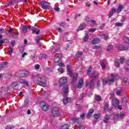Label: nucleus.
<instances>
[{"label": "nucleus", "instance_id": "nucleus-1", "mask_svg": "<svg viewBox=\"0 0 129 129\" xmlns=\"http://www.w3.org/2000/svg\"><path fill=\"white\" fill-rule=\"evenodd\" d=\"M32 78H36V83L40 86L45 87L47 85V82L43 75L41 74H37L36 76L32 75Z\"/></svg>", "mask_w": 129, "mask_h": 129}, {"label": "nucleus", "instance_id": "nucleus-2", "mask_svg": "<svg viewBox=\"0 0 129 129\" xmlns=\"http://www.w3.org/2000/svg\"><path fill=\"white\" fill-rule=\"evenodd\" d=\"M115 82V80H114V78H109V77H106L103 79L102 84L103 85H106V84L108 83V84L111 85L112 84H113Z\"/></svg>", "mask_w": 129, "mask_h": 129}, {"label": "nucleus", "instance_id": "nucleus-3", "mask_svg": "<svg viewBox=\"0 0 129 129\" xmlns=\"http://www.w3.org/2000/svg\"><path fill=\"white\" fill-rule=\"evenodd\" d=\"M40 107L41 110H43V111H48V110H49V109L50 108V106H49V105L46 104L43 102H41L40 103Z\"/></svg>", "mask_w": 129, "mask_h": 129}, {"label": "nucleus", "instance_id": "nucleus-4", "mask_svg": "<svg viewBox=\"0 0 129 129\" xmlns=\"http://www.w3.org/2000/svg\"><path fill=\"white\" fill-rule=\"evenodd\" d=\"M52 114L53 117H58V116H60V112L59 111V108H54L52 111Z\"/></svg>", "mask_w": 129, "mask_h": 129}, {"label": "nucleus", "instance_id": "nucleus-5", "mask_svg": "<svg viewBox=\"0 0 129 129\" xmlns=\"http://www.w3.org/2000/svg\"><path fill=\"white\" fill-rule=\"evenodd\" d=\"M40 4L41 5V8L43 10H47L50 7V3L48 2H41Z\"/></svg>", "mask_w": 129, "mask_h": 129}, {"label": "nucleus", "instance_id": "nucleus-6", "mask_svg": "<svg viewBox=\"0 0 129 129\" xmlns=\"http://www.w3.org/2000/svg\"><path fill=\"white\" fill-rule=\"evenodd\" d=\"M68 92H69V88L67 86L66 87H64L62 88V94L63 97H67V95L68 94Z\"/></svg>", "mask_w": 129, "mask_h": 129}, {"label": "nucleus", "instance_id": "nucleus-7", "mask_svg": "<svg viewBox=\"0 0 129 129\" xmlns=\"http://www.w3.org/2000/svg\"><path fill=\"white\" fill-rule=\"evenodd\" d=\"M119 100L117 98H114L112 99V105L114 107H117L118 105H119Z\"/></svg>", "mask_w": 129, "mask_h": 129}, {"label": "nucleus", "instance_id": "nucleus-8", "mask_svg": "<svg viewBox=\"0 0 129 129\" xmlns=\"http://www.w3.org/2000/svg\"><path fill=\"white\" fill-rule=\"evenodd\" d=\"M117 50H122V51H126L128 50V46L126 45H120L116 47Z\"/></svg>", "mask_w": 129, "mask_h": 129}, {"label": "nucleus", "instance_id": "nucleus-9", "mask_svg": "<svg viewBox=\"0 0 129 129\" xmlns=\"http://www.w3.org/2000/svg\"><path fill=\"white\" fill-rule=\"evenodd\" d=\"M29 75H30V72L24 71L20 74L19 77H26V76H29Z\"/></svg>", "mask_w": 129, "mask_h": 129}, {"label": "nucleus", "instance_id": "nucleus-10", "mask_svg": "<svg viewBox=\"0 0 129 129\" xmlns=\"http://www.w3.org/2000/svg\"><path fill=\"white\" fill-rule=\"evenodd\" d=\"M59 50H60V46L59 45H56L52 47L51 53L54 54V53H56V52L59 51Z\"/></svg>", "mask_w": 129, "mask_h": 129}, {"label": "nucleus", "instance_id": "nucleus-11", "mask_svg": "<svg viewBox=\"0 0 129 129\" xmlns=\"http://www.w3.org/2000/svg\"><path fill=\"white\" fill-rule=\"evenodd\" d=\"M59 82L60 85H64V84L67 83V78L66 77H62L60 79Z\"/></svg>", "mask_w": 129, "mask_h": 129}, {"label": "nucleus", "instance_id": "nucleus-12", "mask_svg": "<svg viewBox=\"0 0 129 129\" xmlns=\"http://www.w3.org/2000/svg\"><path fill=\"white\" fill-rule=\"evenodd\" d=\"M91 77L94 79V80H96L98 78V73L96 71H94L92 72Z\"/></svg>", "mask_w": 129, "mask_h": 129}, {"label": "nucleus", "instance_id": "nucleus-13", "mask_svg": "<svg viewBox=\"0 0 129 129\" xmlns=\"http://www.w3.org/2000/svg\"><path fill=\"white\" fill-rule=\"evenodd\" d=\"M84 81H83V79L81 78L78 82V88H79V89H81V88L83 87V83H84Z\"/></svg>", "mask_w": 129, "mask_h": 129}, {"label": "nucleus", "instance_id": "nucleus-14", "mask_svg": "<svg viewBox=\"0 0 129 129\" xmlns=\"http://www.w3.org/2000/svg\"><path fill=\"white\" fill-rule=\"evenodd\" d=\"M71 99L70 97H63V104L66 105L68 102H70Z\"/></svg>", "mask_w": 129, "mask_h": 129}, {"label": "nucleus", "instance_id": "nucleus-15", "mask_svg": "<svg viewBox=\"0 0 129 129\" xmlns=\"http://www.w3.org/2000/svg\"><path fill=\"white\" fill-rule=\"evenodd\" d=\"M79 120H80V118L78 117H75L73 118V121L74 122V123H78V124H80L81 122H79Z\"/></svg>", "mask_w": 129, "mask_h": 129}, {"label": "nucleus", "instance_id": "nucleus-16", "mask_svg": "<svg viewBox=\"0 0 129 129\" xmlns=\"http://www.w3.org/2000/svg\"><path fill=\"white\" fill-rule=\"evenodd\" d=\"M86 27V24L85 23H82L80 25L79 27L78 28L77 31H81L82 30H84V29H85Z\"/></svg>", "mask_w": 129, "mask_h": 129}, {"label": "nucleus", "instance_id": "nucleus-17", "mask_svg": "<svg viewBox=\"0 0 129 129\" xmlns=\"http://www.w3.org/2000/svg\"><path fill=\"white\" fill-rule=\"evenodd\" d=\"M116 94L117 96L121 95V91H122V89H121V87H117L116 88Z\"/></svg>", "mask_w": 129, "mask_h": 129}, {"label": "nucleus", "instance_id": "nucleus-18", "mask_svg": "<svg viewBox=\"0 0 129 129\" xmlns=\"http://www.w3.org/2000/svg\"><path fill=\"white\" fill-rule=\"evenodd\" d=\"M100 42V39L99 38H94L92 41V44H93V45H96V44H98Z\"/></svg>", "mask_w": 129, "mask_h": 129}, {"label": "nucleus", "instance_id": "nucleus-19", "mask_svg": "<svg viewBox=\"0 0 129 129\" xmlns=\"http://www.w3.org/2000/svg\"><path fill=\"white\" fill-rule=\"evenodd\" d=\"M123 9V6L121 4H119L118 5V8L117 10H116V13L117 14H119L121 11H122V9Z\"/></svg>", "mask_w": 129, "mask_h": 129}, {"label": "nucleus", "instance_id": "nucleus-20", "mask_svg": "<svg viewBox=\"0 0 129 129\" xmlns=\"http://www.w3.org/2000/svg\"><path fill=\"white\" fill-rule=\"evenodd\" d=\"M94 112V110H90L87 114V117L88 118H90L91 117V115H92V114Z\"/></svg>", "mask_w": 129, "mask_h": 129}, {"label": "nucleus", "instance_id": "nucleus-21", "mask_svg": "<svg viewBox=\"0 0 129 129\" xmlns=\"http://www.w3.org/2000/svg\"><path fill=\"white\" fill-rule=\"evenodd\" d=\"M19 82L20 83H21V84H26V86H29L28 81H26L25 80H19Z\"/></svg>", "mask_w": 129, "mask_h": 129}, {"label": "nucleus", "instance_id": "nucleus-22", "mask_svg": "<svg viewBox=\"0 0 129 129\" xmlns=\"http://www.w3.org/2000/svg\"><path fill=\"white\" fill-rule=\"evenodd\" d=\"M8 67V63L7 62H4L2 64H0V69H4L5 68H7Z\"/></svg>", "mask_w": 129, "mask_h": 129}, {"label": "nucleus", "instance_id": "nucleus-23", "mask_svg": "<svg viewBox=\"0 0 129 129\" xmlns=\"http://www.w3.org/2000/svg\"><path fill=\"white\" fill-rule=\"evenodd\" d=\"M108 106H109V104H108V103H106L104 108V110L105 112H106V111H108V110H109V108H108Z\"/></svg>", "mask_w": 129, "mask_h": 129}, {"label": "nucleus", "instance_id": "nucleus-24", "mask_svg": "<svg viewBox=\"0 0 129 129\" xmlns=\"http://www.w3.org/2000/svg\"><path fill=\"white\" fill-rule=\"evenodd\" d=\"M67 71H68V73L69 74V75H70V76H72L73 74H72V71H71V70H70V66H68L67 67Z\"/></svg>", "mask_w": 129, "mask_h": 129}, {"label": "nucleus", "instance_id": "nucleus-25", "mask_svg": "<svg viewBox=\"0 0 129 129\" xmlns=\"http://www.w3.org/2000/svg\"><path fill=\"white\" fill-rule=\"evenodd\" d=\"M22 32L24 34H25V33H27V32H28V26H23L22 28Z\"/></svg>", "mask_w": 129, "mask_h": 129}, {"label": "nucleus", "instance_id": "nucleus-26", "mask_svg": "<svg viewBox=\"0 0 129 129\" xmlns=\"http://www.w3.org/2000/svg\"><path fill=\"white\" fill-rule=\"evenodd\" d=\"M109 120V116H105L104 117L103 121L104 123H107V121Z\"/></svg>", "mask_w": 129, "mask_h": 129}, {"label": "nucleus", "instance_id": "nucleus-27", "mask_svg": "<svg viewBox=\"0 0 129 129\" xmlns=\"http://www.w3.org/2000/svg\"><path fill=\"white\" fill-rule=\"evenodd\" d=\"M95 83H94V81L93 80H91L90 82V88H93V87H94V85H95Z\"/></svg>", "mask_w": 129, "mask_h": 129}, {"label": "nucleus", "instance_id": "nucleus-28", "mask_svg": "<svg viewBox=\"0 0 129 129\" xmlns=\"http://www.w3.org/2000/svg\"><path fill=\"white\" fill-rule=\"evenodd\" d=\"M83 54V53H82V52L81 51H78L77 52V53L76 54V57H78V58H80V57H81V56Z\"/></svg>", "mask_w": 129, "mask_h": 129}, {"label": "nucleus", "instance_id": "nucleus-29", "mask_svg": "<svg viewBox=\"0 0 129 129\" xmlns=\"http://www.w3.org/2000/svg\"><path fill=\"white\" fill-rule=\"evenodd\" d=\"M101 37L102 39H103L105 41H106L108 39V35H105V34H103L101 35Z\"/></svg>", "mask_w": 129, "mask_h": 129}, {"label": "nucleus", "instance_id": "nucleus-30", "mask_svg": "<svg viewBox=\"0 0 129 129\" xmlns=\"http://www.w3.org/2000/svg\"><path fill=\"white\" fill-rule=\"evenodd\" d=\"M73 82H75L77 80V78L78 77V75L77 74H74L73 75Z\"/></svg>", "mask_w": 129, "mask_h": 129}, {"label": "nucleus", "instance_id": "nucleus-31", "mask_svg": "<svg viewBox=\"0 0 129 129\" xmlns=\"http://www.w3.org/2000/svg\"><path fill=\"white\" fill-rule=\"evenodd\" d=\"M40 33V30H37L36 29V28H34V29L32 31V34H36V35H39Z\"/></svg>", "mask_w": 129, "mask_h": 129}, {"label": "nucleus", "instance_id": "nucleus-32", "mask_svg": "<svg viewBox=\"0 0 129 129\" xmlns=\"http://www.w3.org/2000/svg\"><path fill=\"white\" fill-rule=\"evenodd\" d=\"M110 76L112 78H114V80H115L116 78H118V75L116 74H111Z\"/></svg>", "mask_w": 129, "mask_h": 129}, {"label": "nucleus", "instance_id": "nucleus-33", "mask_svg": "<svg viewBox=\"0 0 129 129\" xmlns=\"http://www.w3.org/2000/svg\"><path fill=\"white\" fill-rule=\"evenodd\" d=\"M100 115H101V114L99 113L94 114V117L96 119H99V117H100Z\"/></svg>", "mask_w": 129, "mask_h": 129}, {"label": "nucleus", "instance_id": "nucleus-34", "mask_svg": "<svg viewBox=\"0 0 129 129\" xmlns=\"http://www.w3.org/2000/svg\"><path fill=\"white\" fill-rule=\"evenodd\" d=\"M123 40H124L125 43H127V44H129V38L126 37L125 36L123 37Z\"/></svg>", "mask_w": 129, "mask_h": 129}, {"label": "nucleus", "instance_id": "nucleus-35", "mask_svg": "<svg viewBox=\"0 0 129 129\" xmlns=\"http://www.w3.org/2000/svg\"><path fill=\"white\" fill-rule=\"evenodd\" d=\"M114 118L115 119H117L119 117V114L118 113L115 112L113 114Z\"/></svg>", "mask_w": 129, "mask_h": 129}, {"label": "nucleus", "instance_id": "nucleus-36", "mask_svg": "<svg viewBox=\"0 0 129 129\" xmlns=\"http://www.w3.org/2000/svg\"><path fill=\"white\" fill-rule=\"evenodd\" d=\"M101 66L102 69L103 70H104V69H105V68H106V65L105 64V63L104 62H102L101 63Z\"/></svg>", "mask_w": 129, "mask_h": 129}, {"label": "nucleus", "instance_id": "nucleus-37", "mask_svg": "<svg viewBox=\"0 0 129 129\" xmlns=\"http://www.w3.org/2000/svg\"><path fill=\"white\" fill-rule=\"evenodd\" d=\"M84 126L82 124H79V125H77V127L76 129H84Z\"/></svg>", "mask_w": 129, "mask_h": 129}, {"label": "nucleus", "instance_id": "nucleus-38", "mask_svg": "<svg viewBox=\"0 0 129 129\" xmlns=\"http://www.w3.org/2000/svg\"><path fill=\"white\" fill-rule=\"evenodd\" d=\"M8 51L9 52L10 55H12V53H13V48H12V47L11 46L9 47Z\"/></svg>", "mask_w": 129, "mask_h": 129}, {"label": "nucleus", "instance_id": "nucleus-39", "mask_svg": "<svg viewBox=\"0 0 129 129\" xmlns=\"http://www.w3.org/2000/svg\"><path fill=\"white\" fill-rule=\"evenodd\" d=\"M113 48V45H109L107 48V51H110L111 50H112V49Z\"/></svg>", "mask_w": 129, "mask_h": 129}, {"label": "nucleus", "instance_id": "nucleus-40", "mask_svg": "<svg viewBox=\"0 0 129 129\" xmlns=\"http://www.w3.org/2000/svg\"><path fill=\"white\" fill-rule=\"evenodd\" d=\"M114 66H115V67H117V68H119V62L117 60H115Z\"/></svg>", "mask_w": 129, "mask_h": 129}, {"label": "nucleus", "instance_id": "nucleus-41", "mask_svg": "<svg viewBox=\"0 0 129 129\" xmlns=\"http://www.w3.org/2000/svg\"><path fill=\"white\" fill-rule=\"evenodd\" d=\"M18 85H19L18 82H14L12 84L11 86L12 87H16V86H18Z\"/></svg>", "mask_w": 129, "mask_h": 129}, {"label": "nucleus", "instance_id": "nucleus-42", "mask_svg": "<svg viewBox=\"0 0 129 129\" xmlns=\"http://www.w3.org/2000/svg\"><path fill=\"white\" fill-rule=\"evenodd\" d=\"M95 99L97 101H100V100H101V97H100L99 95H97L95 98Z\"/></svg>", "mask_w": 129, "mask_h": 129}, {"label": "nucleus", "instance_id": "nucleus-43", "mask_svg": "<svg viewBox=\"0 0 129 129\" xmlns=\"http://www.w3.org/2000/svg\"><path fill=\"white\" fill-rule=\"evenodd\" d=\"M124 112L122 111L121 113H120V118H123V117L124 116Z\"/></svg>", "mask_w": 129, "mask_h": 129}, {"label": "nucleus", "instance_id": "nucleus-44", "mask_svg": "<svg viewBox=\"0 0 129 129\" xmlns=\"http://www.w3.org/2000/svg\"><path fill=\"white\" fill-rule=\"evenodd\" d=\"M88 38H89V36H88V34H86L85 37L84 38V42H87V41L88 40Z\"/></svg>", "mask_w": 129, "mask_h": 129}, {"label": "nucleus", "instance_id": "nucleus-45", "mask_svg": "<svg viewBox=\"0 0 129 129\" xmlns=\"http://www.w3.org/2000/svg\"><path fill=\"white\" fill-rule=\"evenodd\" d=\"M124 62V57H122L120 58V63H121V64H123Z\"/></svg>", "mask_w": 129, "mask_h": 129}, {"label": "nucleus", "instance_id": "nucleus-46", "mask_svg": "<svg viewBox=\"0 0 129 129\" xmlns=\"http://www.w3.org/2000/svg\"><path fill=\"white\" fill-rule=\"evenodd\" d=\"M58 66H59V67H65V65H64V63L63 62L58 63Z\"/></svg>", "mask_w": 129, "mask_h": 129}, {"label": "nucleus", "instance_id": "nucleus-47", "mask_svg": "<svg viewBox=\"0 0 129 129\" xmlns=\"http://www.w3.org/2000/svg\"><path fill=\"white\" fill-rule=\"evenodd\" d=\"M83 97H84V94H81L80 95L79 98L80 100H81L83 99Z\"/></svg>", "mask_w": 129, "mask_h": 129}, {"label": "nucleus", "instance_id": "nucleus-48", "mask_svg": "<svg viewBox=\"0 0 129 129\" xmlns=\"http://www.w3.org/2000/svg\"><path fill=\"white\" fill-rule=\"evenodd\" d=\"M96 85L97 87H100L101 84L100 83V80L97 81Z\"/></svg>", "mask_w": 129, "mask_h": 129}, {"label": "nucleus", "instance_id": "nucleus-49", "mask_svg": "<svg viewBox=\"0 0 129 129\" xmlns=\"http://www.w3.org/2000/svg\"><path fill=\"white\" fill-rule=\"evenodd\" d=\"M115 25H116L117 27H121V26H122V23L116 22V23H115Z\"/></svg>", "mask_w": 129, "mask_h": 129}, {"label": "nucleus", "instance_id": "nucleus-50", "mask_svg": "<svg viewBox=\"0 0 129 129\" xmlns=\"http://www.w3.org/2000/svg\"><path fill=\"white\" fill-rule=\"evenodd\" d=\"M54 61L55 63H58V62L60 61V59H59L58 57H56V58H54Z\"/></svg>", "mask_w": 129, "mask_h": 129}, {"label": "nucleus", "instance_id": "nucleus-51", "mask_svg": "<svg viewBox=\"0 0 129 129\" xmlns=\"http://www.w3.org/2000/svg\"><path fill=\"white\" fill-rule=\"evenodd\" d=\"M58 72H60V73H63L64 72V70H63V69L59 68L58 69Z\"/></svg>", "mask_w": 129, "mask_h": 129}, {"label": "nucleus", "instance_id": "nucleus-52", "mask_svg": "<svg viewBox=\"0 0 129 129\" xmlns=\"http://www.w3.org/2000/svg\"><path fill=\"white\" fill-rule=\"evenodd\" d=\"M2 42H3V43H9V42H10V41H9V40H8V39H4V40H2Z\"/></svg>", "mask_w": 129, "mask_h": 129}, {"label": "nucleus", "instance_id": "nucleus-53", "mask_svg": "<svg viewBox=\"0 0 129 129\" xmlns=\"http://www.w3.org/2000/svg\"><path fill=\"white\" fill-rule=\"evenodd\" d=\"M27 28L29 29V30H31V31H33L34 30V29L35 28V27L34 26H29V27H27Z\"/></svg>", "mask_w": 129, "mask_h": 129}, {"label": "nucleus", "instance_id": "nucleus-54", "mask_svg": "<svg viewBox=\"0 0 129 129\" xmlns=\"http://www.w3.org/2000/svg\"><path fill=\"white\" fill-rule=\"evenodd\" d=\"M7 128L8 129L15 128V126L14 125H8V126H7Z\"/></svg>", "mask_w": 129, "mask_h": 129}, {"label": "nucleus", "instance_id": "nucleus-55", "mask_svg": "<svg viewBox=\"0 0 129 129\" xmlns=\"http://www.w3.org/2000/svg\"><path fill=\"white\" fill-rule=\"evenodd\" d=\"M24 51H25V49H24V47H21L20 50H19V52L20 53H22L24 52Z\"/></svg>", "mask_w": 129, "mask_h": 129}, {"label": "nucleus", "instance_id": "nucleus-56", "mask_svg": "<svg viewBox=\"0 0 129 129\" xmlns=\"http://www.w3.org/2000/svg\"><path fill=\"white\" fill-rule=\"evenodd\" d=\"M81 16V14H76L75 16V20H77V18L78 17H80Z\"/></svg>", "mask_w": 129, "mask_h": 129}, {"label": "nucleus", "instance_id": "nucleus-57", "mask_svg": "<svg viewBox=\"0 0 129 129\" xmlns=\"http://www.w3.org/2000/svg\"><path fill=\"white\" fill-rule=\"evenodd\" d=\"M7 30L5 29H0V34H3L4 32H6Z\"/></svg>", "mask_w": 129, "mask_h": 129}, {"label": "nucleus", "instance_id": "nucleus-58", "mask_svg": "<svg viewBox=\"0 0 129 129\" xmlns=\"http://www.w3.org/2000/svg\"><path fill=\"white\" fill-rule=\"evenodd\" d=\"M27 55H28V53L24 52V53L22 55V58H25V56H27Z\"/></svg>", "mask_w": 129, "mask_h": 129}, {"label": "nucleus", "instance_id": "nucleus-59", "mask_svg": "<svg viewBox=\"0 0 129 129\" xmlns=\"http://www.w3.org/2000/svg\"><path fill=\"white\" fill-rule=\"evenodd\" d=\"M31 57L32 58V60L33 61H35V59L36 58V55L35 54H33V55H31Z\"/></svg>", "mask_w": 129, "mask_h": 129}, {"label": "nucleus", "instance_id": "nucleus-60", "mask_svg": "<svg viewBox=\"0 0 129 129\" xmlns=\"http://www.w3.org/2000/svg\"><path fill=\"white\" fill-rule=\"evenodd\" d=\"M34 67H35V69H36V70H38V69H40V65H39V64H36V65H35V66H34Z\"/></svg>", "mask_w": 129, "mask_h": 129}, {"label": "nucleus", "instance_id": "nucleus-61", "mask_svg": "<svg viewBox=\"0 0 129 129\" xmlns=\"http://www.w3.org/2000/svg\"><path fill=\"white\" fill-rule=\"evenodd\" d=\"M99 46H97V45H95L93 47V49H94L95 50H96V49H99Z\"/></svg>", "mask_w": 129, "mask_h": 129}, {"label": "nucleus", "instance_id": "nucleus-62", "mask_svg": "<svg viewBox=\"0 0 129 129\" xmlns=\"http://www.w3.org/2000/svg\"><path fill=\"white\" fill-rule=\"evenodd\" d=\"M95 31H96V29L95 28H91V30H89V31L92 32V33H94Z\"/></svg>", "mask_w": 129, "mask_h": 129}, {"label": "nucleus", "instance_id": "nucleus-63", "mask_svg": "<svg viewBox=\"0 0 129 129\" xmlns=\"http://www.w3.org/2000/svg\"><path fill=\"white\" fill-rule=\"evenodd\" d=\"M113 13L112 12L109 13V14L108 15V19H110V18L112 16H113Z\"/></svg>", "mask_w": 129, "mask_h": 129}, {"label": "nucleus", "instance_id": "nucleus-64", "mask_svg": "<svg viewBox=\"0 0 129 129\" xmlns=\"http://www.w3.org/2000/svg\"><path fill=\"white\" fill-rule=\"evenodd\" d=\"M13 36L14 38H17L18 37V35L17 33H14L13 34Z\"/></svg>", "mask_w": 129, "mask_h": 129}]
</instances>
